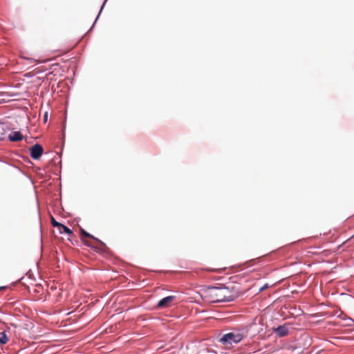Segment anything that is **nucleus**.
Listing matches in <instances>:
<instances>
[{
  "mask_svg": "<svg viewBox=\"0 0 354 354\" xmlns=\"http://www.w3.org/2000/svg\"><path fill=\"white\" fill-rule=\"evenodd\" d=\"M31 62H35L36 61L33 59H28Z\"/></svg>",
  "mask_w": 354,
  "mask_h": 354,
  "instance_id": "ddd939ff",
  "label": "nucleus"
},
{
  "mask_svg": "<svg viewBox=\"0 0 354 354\" xmlns=\"http://www.w3.org/2000/svg\"><path fill=\"white\" fill-rule=\"evenodd\" d=\"M43 151L44 150L42 146L39 144H36L30 148V156L34 160L39 159L43 153Z\"/></svg>",
  "mask_w": 354,
  "mask_h": 354,
  "instance_id": "7ed1b4c3",
  "label": "nucleus"
},
{
  "mask_svg": "<svg viewBox=\"0 0 354 354\" xmlns=\"http://www.w3.org/2000/svg\"><path fill=\"white\" fill-rule=\"evenodd\" d=\"M51 223L54 227H57L58 228L61 226L62 223L57 222L55 221V219L52 217L51 218Z\"/></svg>",
  "mask_w": 354,
  "mask_h": 354,
  "instance_id": "9d476101",
  "label": "nucleus"
},
{
  "mask_svg": "<svg viewBox=\"0 0 354 354\" xmlns=\"http://www.w3.org/2000/svg\"><path fill=\"white\" fill-rule=\"evenodd\" d=\"M59 232L61 234L66 233L68 235H72L73 232L66 225L62 224L61 226L59 227Z\"/></svg>",
  "mask_w": 354,
  "mask_h": 354,
  "instance_id": "0eeeda50",
  "label": "nucleus"
},
{
  "mask_svg": "<svg viewBox=\"0 0 354 354\" xmlns=\"http://www.w3.org/2000/svg\"><path fill=\"white\" fill-rule=\"evenodd\" d=\"M2 288H0V289H1Z\"/></svg>",
  "mask_w": 354,
  "mask_h": 354,
  "instance_id": "dca6fc26",
  "label": "nucleus"
},
{
  "mask_svg": "<svg viewBox=\"0 0 354 354\" xmlns=\"http://www.w3.org/2000/svg\"><path fill=\"white\" fill-rule=\"evenodd\" d=\"M212 271H213V272H218V270H212Z\"/></svg>",
  "mask_w": 354,
  "mask_h": 354,
  "instance_id": "4468645a",
  "label": "nucleus"
},
{
  "mask_svg": "<svg viewBox=\"0 0 354 354\" xmlns=\"http://www.w3.org/2000/svg\"><path fill=\"white\" fill-rule=\"evenodd\" d=\"M3 127L2 125V124L0 123V138L1 137L2 134H3Z\"/></svg>",
  "mask_w": 354,
  "mask_h": 354,
  "instance_id": "9b49d317",
  "label": "nucleus"
},
{
  "mask_svg": "<svg viewBox=\"0 0 354 354\" xmlns=\"http://www.w3.org/2000/svg\"><path fill=\"white\" fill-rule=\"evenodd\" d=\"M267 288H268V286H267V285H265L263 287H262V288L260 289V290H261V291H262V290H263L266 289Z\"/></svg>",
  "mask_w": 354,
  "mask_h": 354,
  "instance_id": "f8f14e48",
  "label": "nucleus"
},
{
  "mask_svg": "<svg viewBox=\"0 0 354 354\" xmlns=\"http://www.w3.org/2000/svg\"><path fill=\"white\" fill-rule=\"evenodd\" d=\"M274 332L278 336L284 337L287 335L288 333V328L285 325L279 326V327L274 329Z\"/></svg>",
  "mask_w": 354,
  "mask_h": 354,
  "instance_id": "423d86ee",
  "label": "nucleus"
},
{
  "mask_svg": "<svg viewBox=\"0 0 354 354\" xmlns=\"http://www.w3.org/2000/svg\"><path fill=\"white\" fill-rule=\"evenodd\" d=\"M174 299H175V296H172V295L168 296V297H166L162 299L158 302V304L157 305V308H165L169 307L170 306L171 303L174 300Z\"/></svg>",
  "mask_w": 354,
  "mask_h": 354,
  "instance_id": "20e7f679",
  "label": "nucleus"
},
{
  "mask_svg": "<svg viewBox=\"0 0 354 354\" xmlns=\"http://www.w3.org/2000/svg\"><path fill=\"white\" fill-rule=\"evenodd\" d=\"M240 291L233 286L232 287H209L203 294V299L209 303L231 301L240 296Z\"/></svg>",
  "mask_w": 354,
  "mask_h": 354,
  "instance_id": "f257e3e1",
  "label": "nucleus"
},
{
  "mask_svg": "<svg viewBox=\"0 0 354 354\" xmlns=\"http://www.w3.org/2000/svg\"><path fill=\"white\" fill-rule=\"evenodd\" d=\"M24 138V136L21 133V132L19 131H14V132H12L9 136H8V139L10 141H12V142H17V141H21Z\"/></svg>",
  "mask_w": 354,
  "mask_h": 354,
  "instance_id": "39448f33",
  "label": "nucleus"
},
{
  "mask_svg": "<svg viewBox=\"0 0 354 354\" xmlns=\"http://www.w3.org/2000/svg\"><path fill=\"white\" fill-rule=\"evenodd\" d=\"M8 342V337L5 332L0 333V344H6Z\"/></svg>",
  "mask_w": 354,
  "mask_h": 354,
  "instance_id": "6e6552de",
  "label": "nucleus"
},
{
  "mask_svg": "<svg viewBox=\"0 0 354 354\" xmlns=\"http://www.w3.org/2000/svg\"><path fill=\"white\" fill-rule=\"evenodd\" d=\"M81 232V234L82 236H84V237H88V238H91V239H93L94 240H96V241H98L96 238H95L93 236H92L91 234H90L89 233L86 232L84 229H81L80 230Z\"/></svg>",
  "mask_w": 354,
  "mask_h": 354,
  "instance_id": "1a4fd4ad",
  "label": "nucleus"
},
{
  "mask_svg": "<svg viewBox=\"0 0 354 354\" xmlns=\"http://www.w3.org/2000/svg\"><path fill=\"white\" fill-rule=\"evenodd\" d=\"M243 339V335L240 333L231 332L225 334L221 338V342L223 344H232L240 342Z\"/></svg>",
  "mask_w": 354,
  "mask_h": 354,
  "instance_id": "f03ea898",
  "label": "nucleus"
},
{
  "mask_svg": "<svg viewBox=\"0 0 354 354\" xmlns=\"http://www.w3.org/2000/svg\"><path fill=\"white\" fill-rule=\"evenodd\" d=\"M46 118H47V115H46L44 117V119L46 120Z\"/></svg>",
  "mask_w": 354,
  "mask_h": 354,
  "instance_id": "2eb2a0df",
  "label": "nucleus"
}]
</instances>
